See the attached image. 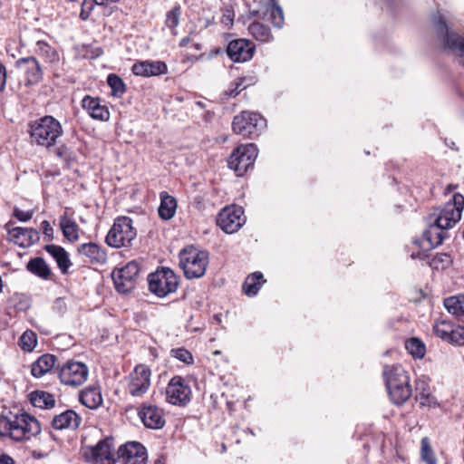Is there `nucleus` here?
Segmentation results:
<instances>
[{
	"label": "nucleus",
	"instance_id": "1",
	"mask_svg": "<svg viewBox=\"0 0 464 464\" xmlns=\"http://www.w3.org/2000/svg\"><path fill=\"white\" fill-rule=\"evenodd\" d=\"M41 430L39 421L28 413L0 415V437L24 441L40 434Z\"/></svg>",
	"mask_w": 464,
	"mask_h": 464
},
{
	"label": "nucleus",
	"instance_id": "2",
	"mask_svg": "<svg viewBox=\"0 0 464 464\" xmlns=\"http://www.w3.org/2000/svg\"><path fill=\"white\" fill-rule=\"evenodd\" d=\"M383 375L392 402L397 405L406 402L412 393L407 372L401 365L386 366Z\"/></svg>",
	"mask_w": 464,
	"mask_h": 464
},
{
	"label": "nucleus",
	"instance_id": "3",
	"mask_svg": "<svg viewBox=\"0 0 464 464\" xmlns=\"http://www.w3.org/2000/svg\"><path fill=\"white\" fill-rule=\"evenodd\" d=\"M208 264V253L189 246L179 253V266L188 279L200 278Z\"/></svg>",
	"mask_w": 464,
	"mask_h": 464
},
{
	"label": "nucleus",
	"instance_id": "4",
	"mask_svg": "<svg viewBox=\"0 0 464 464\" xmlns=\"http://www.w3.org/2000/svg\"><path fill=\"white\" fill-rule=\"evenodd\" d=\"M63 133L60 122L52 116H45L31 125V138L38 145L53 146Z\"/></svg>",
	"mask_w": 464,
	"mask_h": 464
},
{
	"label": "nucleus",
	"instance_id": "5",
	"mask_svg": "<svg viewBox=\"0 0 464 464\" xmlns=\"http://www.w3.org/2000/svg\"><path fill=\"white\" fill-rule=\"evenodd\" d=\"M136 237L137 231L132 226L131 218L122 216L114 220L106 237V243L115 248L129 246Z\"/></svg>",
	"mask_w": 464,
	"mask_h": 464
},
{
	"label": "nucleus",
	"instance_id": "6",
	"mask_svg": "<svg viewBox=\"0 0 464 464\" xmlns=\"http://www.w3.org/2000/svg\"><path fill=\"white\" fill-rule=\"evenodd\" d=\"M266 127V121L259 113L253 111H242L233 119V131L246 138H256Z\"/></svg>",
	"mask_w": 464,
	"mask_h": 464
},
{
	"label": "nucleus",
	"instance_id": "7",
	"mask_svg": "<svg viewBox=\"0 0 464 464\" xmlns=\"http://www.w3.org/2000/svg\"><path fill=\"white\" fill-rule=\"evenodd\" d=\"M150 291L158 297H165L176 292L179 280L176 274L169 267H162L148 276Z\"/></svg>",
	"mask_w": 464,
	"mask_h": 464
},
{
	"label": "nucleus",
	"instance_id": "8",
	"mask_svg": "<svg viewBox=\"0 0 464 464\" xmlns=\"http://www.w3.org/2000/svg\"><path fill=\"white\" fill-rule=\"evenodd\" d=\"M258 150L254 143L242 144L237 147L227 160L228 167L237 176L245 175L257 157Z\"/></svg>",
	"mask_w": 464,
	"mask_h": 464
},
{
	"label": "nucleus",
	"instance_id": "9",
	"mask_svg": "<svg viewBox=\"0 0 464 464\" xmlns=\"http://www.w3.org/2000/svg\"><path fill=\"white\" fill-rule=\"evenodd\" d=\"M58 377L61 382L67 386L78 387L82 385L89 375L88 366L81 362L68 360L57 366Z\"/></svg>",
	"mask_w": 464,
	"mask_h": 464
},
{
	"label": "nucleus",
	"instance_id": "10",
	"mask_svg": "<svg viewBox=\"0 0 464 464\" xmlns=\"http://www.w3.org/2000/svg\"><path fill=\"white\" fill-rule=\"evenodd\" d=\"M140 273V265L137 261H130L123 267L115 268L111 273L115 288L119 293L128 294L137 283Z\"/></svg>",
	"mask_w": 464,
	"mask_h": 464
},
{
	"label": "nucleus",
	"instance_id": "11",
	"mask_svg": "<svg viewBox=\"0 0 464 464\" xmlns=\"http://www.w3.org/2000/svg\"><path fill=\"white\" fill-rule=\"evenodd\" d=\"M433 23L441 34L444 48L457 53L459 63L464 65V38L456 33L449 32L447 24L440 14L433 16Z\"/></svg>",
	"mask_w": 464,
	"mask_h": 464
},
{
	"label": "nucleus",
	"instance_id": "12",
	"mask_svg": "<svg viewBox=\"0 0 464 464\" xmlns=\"http://www.w3.org/2000/svg\"><path fill=\"white\" fill-rule=\"evenodd\" d=\"M245 223L244 209L235 205L224 208L217 218L218 226L227 234L237 232Z\"/></svg>",
	"mask_w": 464,
	"mask_h": 464
},
{
	"label": "nucleus",
	"instance_id": "13",
	"mask_svg": "<svg viewBox=\"0 0 464 464\" xmlns=\"http://www.w3.org/2000/svg\"><path fill=\"white\" fill-rule=\"evenodd\" d=\"M150 386V370L143 365H137L129 376L128 391L131 396L139 397L147 392Z\"/></svg>",
	"mask_w": 464,
	"mask_h": 464
},
{
	"label": "nucleus",
	"instance_id": "14",
	"mask_svg": "<svg viewBox=\"0 0 464 464\" xmlns=\"http://www.w3.org/2000/svg\"><path fill=\"white\" fill-rule=\"evenodd\" d=\"M17 69L24 73V84L32 86L43 80V68L34 56L23 57L15 62Z\"/></svg>",
	"mask_w": 464,
	"mask_h": 464
},
{
	"label": "nucleus",
	"instance_id": "15",
	"mask_svg": "<svg viewBox=\"0 0 464 464\" xmlns=\"http://www.w3.org/2000/svg\"><path fill=\"white\" fill-rule=\"evenodd\" d=\"M259 7H249L250 17L265 18L270 15V20L274 26L281 28L284 24V14L276 0H269L268 2H258Z\"/></svg>",
	"mask_w": 464,
	"mask_h": 464
},
{
	"label": "nucleus",
	"instance_id": "16",
	"mask_svg": "<svg viewBox=\"0 0 464 464\" xmlns=\"http://www.w3.org/2000/svg\"><path fill=\"white\" fill-rule=\"evenodd\" d=\"M190 388L180 376H174L166 389L167 401L173 405H185L190 400Z\"/></svg>",
	"mask_w": 464,
	"mask_h": 464
},
{
	"label": "nucleus",
	"instance_id": "17",
	"mask_svg": "<svg viewBox=\"0 0 464 464\" xmlns=\"http://www.w3.org/2000/svg\"><path fill=\"white\" fill-rule=\"evenodd\" d=\"M111 446L110 439L102 440L95 446L85 449L84 457L93 464H112L114 459Z\"/></svg>",
	"mask_w": 464,
	"mask_h": 464
},
{
	"label": "nucleus",
	"instance_id": "18",
	"mask_svg": "<svg viewBox=\"0 0 464 464\" xmlns=\"http://www.w3.org/2000/svg\"><path fill=\"white\" fill-rule=\"evenodd\" d=\"M9 240L21 247H28L40 239L39 232L32 227H12V222L6 224Z\"/></svg>",
	"mask_w": 464,
	"mask_h": 464
},
{
	"label": "nucleus",
	"instance_id": "19",
	"mask_svg": "<svg viewBox=\"0 0 464 464\" xmlns=\"http://www.w3.org/2000/svg\"><path fill=\"white\" fill-rule=\"evenodd\" d=\"M255 44L246 39H236L227 44V54L235 63H245L252 59Z\"/></svg>",
	"mask_w": 464,
	"mask_h": 464
},
{
	"label": "nucleus",
	"instance_id": "20",
	"mask_svg": "<svg viewBox=\"0 0 464 464\" xmlns=\"http://www.w3.org/2000/svg\"><path fill=\"white\" fill-rule=\"evenodd\" d=\"M145 427L159 430L164 427L165 419L161 409L153 405H144L138 412Z\"/></svg>",
	"mask_w": 464,
	"mask_h": 464
},
{
	"label": "nucleus",
	"instance_id": "21",
	"mask_svg": "<svg viewBox=\"0 0 464 464\" xmlns=\"http://www.w3.org/2000/svg\"><path fill=\"white\" fill-rule=\"evenodd\" d=\"M432 216L433 224L445 230L452 227L461 218L458 208L450 205H444L442 208L436 209Z\"/></svg>",
	"mask_w": 464,
	"mask_h": 464
},
{
	"label": "nucleus",
	"instance_id": "22",
	"mask_svg": "<svg viewBox=\"0 0 464 464\" xmlns=\"http://www.w3.org/2000/svg\"><path fill=\"white\" fill-rule=\"evenodd\" d=\"M82 422V417L72 410H66L53 417L51 426L56 430H75Z\"/></svg>",
	"mask_w": 464,
	"mask_h": 464
},
{
	"label": "nucleus",
	"instance_id": "23",
	"mask_svg": "<svg viewBox=\"0 0 464 464\" xmlns=\"http://www.w3.org/2000/svg\"><path fill=\"white\" fill-rule=\"evenodd\" d=\"M131 71L137 76L151 77L167 73L168 66L161 61H140L132 65Z\"/></svg>",
	"mask_w": 464,
	"mask_h": 464
},
{
	"label": "nucleus",
	"instance_id": "24",
	"mask_svg": "<svg viewBox=\"0 0 464 464\" xmlns=\"http://www.w3.org/2000/svg\"><path fill=\"white\" fill-rule=\"evenodd\" d=\"M82 106L93 120L107 121L110 119L107 106L102 105L97 97L86 95L82 101Z\"/></svg>",
	"mask_w": 464,
	"mask_h": 464
},
{
	"label": "nucleus",
	"instance_id": "25",
	"mask_svg": "<svg viewBox=\"0 0 464 464\" xmlns=\"http://www.w3.org/2000/svg\"><path fill=\"white\" fill-rule=\"evenodd\" d=\"M118 455L126 461L134 459L133 464L143 462L146 458V449L139 442L131 441L120 447Z\"/></svg>",
	"mask_w": 464,
	"mask_h": 464
},
{
	"label": "nucleus",
	"instance_id": "26",
	"mask_svg": "<svg viewBox=\"0 0 464 464\" xmlns=\"http://www.w3.org/2000/svg\"><path fill=\"white\" fill-rule=\"evenodd\" d=\"M446 237L447 233L445 229L432 223L430 228L424 232L420 246L425 250L432 249L440 245Z\"/></svg>",
	"mask_w": 464,
	"mask_h": 464
},
{
	"label": "nucleus",
	"instance_id": "27",
	"mask_svg": "<svg viewBox=\"0 0 464 464\" xmlns=\"http://www.w3.org/2000/svg\"><path fill=\"white\" fill-rule=\"evenodd\" d=\"M80 254L89 258L92 264L103 265L107 261V254L99 245L95 243L82 244L78 247Z\"/></svg>",
	"mask_w": 464,
	"mask_h": 464
},
{
	"label": "nucleus",
	"instance_id": "28",
	"mask_svg": "<svg viewBox=\"0 0 464 464\" xmlns=\"http://www.w3.org/2000/svg\"><path fill=\"white\" fill-rule=\"evenodd\" d=\"M80 401L89 409L99 408L102 403V396L99 387L89 386L80 392Z\"/></svg>",
	"mask_w": 464,
	"mask_h": 464
},
{
	"label": "nucleus",
	"instance_id": "29",
	"mask_svg": "<svg viewBox=\"0 0 464 464\" xmlns=\"http://www.w3.org/2000/svg\"><path fill=\"white\" fill-rule=\"evenodd\" d=\"M34 52L46 63L52 66H55L59 63L60 57L57 50L45 41H37Z\"/></svg>",
	"mask_w": 464,
	"mask_h": 464
},
{
	"label": "nucleus",
	"instance_id": "30",
	"mask_svg": "<svg viewBox=\"0 0 464 464\" xmlns=\"http://www.w3.org/2000/svg\"><path fill=\"white\" fill-rule=\"evenodd\" d=\"M44 249L54 258L61 272L67 274L72 262L65 249L56 245H46Z\"/></svg>",
	"mask_w": 464,
	"mask_h": 464
},
{
	"label": "nucleus",
	"instance_id": "31",
	"mask_svg": "<svg viewBox=\"0 0 464 464\" xmlns=\"http://www.w3.org/2000/svg\"><path fill=\"white\" fill-rule=\"evenodd\" d=\"M160 204L158 209L160 218L164 220L172 218L177 209L176 198L169 195L166 191L160 192Z\"/></svg>",
	"mask_w": 464,
	"mask_h": 464
},
{
	"label": "nucleus",
	"instance_id": "32",
	"mask_svg": "<svg viewBox=\"0 0 464 464\" xmlns=\"http://www.w3.org/2000/svg\"><path fill=\"white\" fill-rule=\"evenodd\" d=\"M56 358L53 354H44L40 356L31 367L33 376L40 378L52 370L55 364Z\"/></svg>",
	"mask_w": 464,
	"mask_h": 464
},
{
	"label": "nucleus",
	"instance_id": "33",
	"mask_svg": "<svg viewBox=\"0 0 464 464\" xmlns=\"http://www.w3.org/2000/svg\"><path fill=\"white\" fill-rule=\"evenodd\" d=\"M265 283L263 274L254 272L246 278L243 284V291L248 296H255Z\"/></svg>",
	"mask_w": 464,
	"mask_h": 464
},
{
	"label": "nucleus",
	"instance_id": "34",
	"mask_svg": "<svg viewBox=\"0 0 464 464\" xmlns=\"http://www.w3.org/2000/svg\"><path fill=\"white\" fill-rule=\"evenodd\" d=\"M444 306L450 314L464 322V295L450 296L444 300Z\"/></svg>",
	"mask_w": 464,
	"mask_h": 464
},
{
	"label": "nucleus",
	"instance_id": "35",
	"mask_svg": "<svg viewBox=\"0 0 464 464\" xmlns=\"http://www.w3.org/2000/svg\"><path fill=\"white\" fill-rule=\"evenodd\" d=\"M26 269L30 273L43 279H48L52 273L49 266L42 257H34L30 259L26 265Z\"/></svg>",
	"mask_w": 464,
	"mask_h": 464
},
{
	"label": "nucleus",
	"instance_id": "36",
	"mask_svg": "<svg viewBox=\"0 0 464 464\" xmlns=\"http://www.w3.org/2000/svg\"><path fill=\"white\" fill-rule=\"evenodd\" d=\"M30 401L34 407L41 409H52L55 405L53 395L44 391L33 392L30 394Z\"/></svg>",
	"mask_w": 464,
	"mask_h": 464
},
{
	"label": "nucleus",
	"instance_id": "37",
	"mask_svg": "<svg viewBox=\"0 0 464 464\" xmlns=\"http://www.w3.org/2000/svg\"><path fill=\"white\" fill-rule=\"evenodd\" d=\"M60 227L65 238L71 242L79 239V227L76 222L66 215L60 218Z\"/></svg>",
	"mask_w": 464,
	"mask_h": 464
},
{
	"label": "nucleus",
	"instance_id": "38",
	"mask_svg": "<svg viewBox=\"0 0 464 464\" xmlns=\"http://www.w3.org/2000/svg\"><path fill=\"white\" fill-rule=\"evenodd\" d=\"M249 34L261 43H268L273 39L270 28L259 22H253L248 26Z\"/></svg>",
	"mask_w": 464,
	"mask_h": 464
},
{
	"label": "nucleus",
	"instance_id": "39",
	"mask_svg": "<svg viewBox=\"0 0 464 464\" xmlns=\"http://www.w3.org/2000/svg\"><path fill=\"white\" fill-rule=\"evenodd\" d=\"M416 399L422 406L430 405L432 402L433 397L430 394V386L425 381L419 380L416 382Z\"/></svg>",
	"mask_w": 464,
	"mask_h": 464
},
{
	"label": "nucleus",
	"instance_id": "40",
	"mask_svg": "<svg viewBox=\"0 0 464 464\" xmlns=\"http://www.w3.org/2000/svg\"><path fill=\"white\" fill-rule=\"evenodd\" d=\"M406 350L415 358L421 359L426 353V347L419 338L412 337L405 343Z\"/></svg>",
	"mask_w": 464,
	"mask_h": 464
},
{
	"label": "nucleus",
	"instance_id": "41",
	"mask_svg": "<svg viewBox=\"0 0 464 464\" xmlns=\"http://www.w3.org/2000/svg\"><path fill=\"white\" fill-rule=\"evenodd\" d=\"M107 83L111 89V94L115 97H121L126 92L125 83L117 74H109L107 77Z\"/></svg>",
	"mask_w": 464,
	"mask_h": 464
},
{
	"label": "nucleus",
	"instance_id": "42",
	"mask_svg": "<svg viewBox=\"0 0 464 464\" xmlns=\"http://www.w3.org/2000/svg\"><path fill=\"white\" fill-rule=\"evenodd\" d=\"M420 458L426 464H437L438 460L427 437L420 441Z\"/></svg>",
	"mask_w": 464,
	"mask_h": 464
},
{
	"label": "nucleus",
	"instance_id": "43",
	"mask_svg": "<svg viewBox=\"0 0 464 464\" xmlns=\"http://www.w3.org/2000/svg\"><path fill=\"white\" fill-rule=\"evenodd\" d=\"M453 326L454 324L446 320L437 321L433 325V331L438 337L447 342Z\"/></svg>",
	"mask_w": 464,
	"mask_h": 464
},
{
	"label": "nucleus",
	"instance_id": "44",
	"mask_svg": "<svg viewBox=\"0 0 464 464\" xmlns=\"http://www.w3.org/2000/svg\"><path fill=\"white\" fill-rule=\"evenodd\" d=\"M36 334L30 330L25 331L19 340V345L24 351L30 352L36 345Z\"/></svg>",
	"mask_w": 464,
	"mask_h": 464
},
{
	"label": "nucleus",
	"instance_id": "45",
	"mask_svg": "<svg viewBox=\"0 0 464 464\" xmlns=\"http://www.w3.org/2000/svg\"><path fill=\"white\" fill-rule=\"evenodd\" d=\"M452 262L451 256L446 253H438L430 260V265L434 269H445Z\"/></svg>",
	"mask_w": 464,
	"mask_h": 464
},
{
	"label": "nucleus",
	"instance_id": "46",
	"mask_svg": "<svg viewBox=\"0 0 464 464\" xmlns=\"http://www.w3.org/2000/svg\"><path fill=\"white\" fill-rule=\"evenodd\" d=\"M180 15H181V7L179 5H176L167 14L166 25L170 29L176 28L179 23Z\"/></svg>",
	"mask_w": 464,
	"mask_h": 464
},
{
	"label": "nucleus",
	"instance_id": "47",
	"mask_svg": "<svg viewBox=\"0 0 464 464\" xmlns=\"http://www.w3.org/2000/svg\"><path fill=\"white\" fill-rule=\"evenodd\" d=\"M447 343L463 345L464 344V327L454 325L452 330H450V334L447 340Z\"/></svg>",
	"mask_w": 464,
	"mask_h": 464
},
{
	"label": "nucleus",
	"instance_id": "48",
	"mask_svg": "<svg viewBox=\"0 0 464 464\" xmlns=\"http://www.w3.org/2000/svg\"><path fill=\"white\" fill-rule=\"evenodd\" d=\"M173 356L185 362V363H191L193 362V357H192V354L186 349L184 348H178V349H173L171 351Z\"/></svg>",
	"mask_w": 464,
	"mask_h": 464
},
{
	"label": "nucleus",
	"instance_id": "49",
	"mask_svg": "<svg viewBox=\"0 0 464 464\" xmlns=\"http://www.w3.org/2000/svg\"><path fill=\"white\" fill-rule=\"evenodd\" d=\"M13 215L21 222H26L33 218L34 210H22L19 208H14Z\"/></svg>",
	"mask_w": 464,
	"mask_h": 464
},
{
	"label": "nucleus",
	"instance_id": "50",
	"mask_svg": "<svg viewBox=\"0 0 464 464\" xmlns=\"http://www.w3.org/2000/svg\"><path fill=\"white\" fill-rule=\"evenodd\" d=\"M446 205H450L457 208L458 210L459 211V216H461V212L464 207V197L460 194H455L453 196V201L448 202Z\"/></svg>",
	"mask_w": 464,
	"mask_h": 464
},
{
	"label": "nucleus",
	"instance_id": "51",
	"mask_svg": "<svg viewBox=\"0 0 464 464\" xmlns=\"http://www.w3.org/2000/svg\"><path fill=\"white\" fill-rule=\"evenodd\" d=\"M244 80L243 79H238L236 82H235V87L231 90H228L226 92V93L230 96V97H236L237 95L239 94V92H241L242 89H240L242 83H243Z\"/></svg>",
	"mask_w": 464,
	"mask_h": 464
},
{
	"label": "nucleus",
	"instance_id": "52",
	"mask_svg": "<svg viewBox=\"0 0 464 464\" xmlns=\"http://www.w3.org/2000/svg\"><path fill=\"white\" fill-rule=\"evenodd\" d=\"M6 68L0 63V92H3L6 83Z\"/></svg>",
	"mask_w": 464,
	"mask_h": 464
},
{
	"label": "nucleus",
	"instance_id": "53",
	"mask_svg": "<svg viewBox=\"0 0 464 464\" xmlns=\"http://www.w3.org/2000/svg\"><path fill=\"white\" fill-rule=\"evenodd\" d=\"M41 226L43 227V231H44V236H46L48 237H53V229L51 227L50 223L47 220H44V221L42 222Z\"/></svg>",
	"mask_w": 464,
	"mask_h": 464
},
{
	"label": "nucleus",
	"instance_id": "54",
	"mask_svg": "<svg viewBox=\"0 0 464 464\" xmlns=\"http://www.w3.org/2000/svg\"><path fill=\"white\" fill-rule=\"evenodd\" d=\"M0 464H15L14 459L7 454L0 455Z\"/></svg>",
	"mask_w": 464,
	"mask_h": 464
},
{
	"label": "nucleus",
	"instance_id": "55",
	"mask_svg": "<svg viewBox=\"0 0 464 464\" xmlns=\"http://www.w3.org/2000/svg\"><path fill=\"white\" fill-rule=\"evenodd\" d=\"M47 456V453H44L38 450H33L32 451V457L35 459H44Z\"/></svg>",
	"mask_w": 464,
	"mask_h": 464
},
{
	"label": "nucleus",
	"instance_id": "56",
	"mask_svg": "<svg viewBox=\"0 0 464 464\" xmlns=\"http://www.w3.org/2000/svg\"><path fill=\"white\" fill-rule=\"evenodd\" d=\"M233 20H234V15L232 14H230L229 12H228V14H226L223 15V21L227 24L229 23L232 24Z\"/></svg>",
	"mask_w": 464,
	"mask_h": 464
},
{
	"label": "nucleus",
	"instance_id": "57",
	"mask_svg": "<svg viewBox=\"0 0 464 464\" xmlns=\"http://www.w3.org/2000/svg\"><path fill=\"white\" fill-rule=\"evenodd\" d=\"M194 204L196 205V207H197L198 208H201V206H202V204H203V199H202V198H201V197H196V198H194Z\"/></svg>",
	"mask_w": 464,
	"mask_h": 464
},
{
	"label": "nucleus",
	"instance_id": "58",
	"mask_svg": "<svg viewBox=\"0 0 464 464\" xmlns=\"http://www.w3.org/2000/svg\"><path fill=\"white\" fill-rule=\"evenodd\" d=\"M190 42V38L189 37H184L182 38L180 41H179V46L180 47H185L188 45V44Z\"/></svg>",
	"mask_w": 464,
	"mask_h": 464
},
{
	"label": "nucleus",
	"instance_id": "59",
	"mask_svg": "<svg viewBox=\"0 0 464 464\" xmlns=\"http://www.w3.org/2000/svg\"><path fill=\"white\" fill-rule=\"evenodd\" d=\"M118 0H93V2L96 4V5H106L108 2H117Z\"/></svg>",
	"mask_w": 464,
	"mask_h": 464
},
{
	"label": "nucleus",
	"instance_id": "60",
	"mask_svg": "<svg viewBox=\"0 0 464 464\" xmlns=\"http://www.w3.org/2000/svg\"><path fill=\"white\" fill-rule=\"evenodd\" d=\"M80 16L82 20H86L89 16V12L85 11L84 7H82Z\"/></svg>",
	"mask_w": 464,
	"mask_h": 464
},
{
	"label": "nucleus",
	"instance_id": "61",
	"mask_svg": "<svg viewBox=\"0 0 464 464\" xmlns=\"http://www.w3.org/2000/svg\"><path fill=\"white\" fill-rule=\"evenodd\" d=\"M56 154L58 157H63V150L61 148H57L56 149Z\"/></svg>",
	"mask_w": 464,
	"mask_h": 464
},
{
	"label": "nucleus",
	"instance_id": "62",
	"mask_svg": "<svg viewBox=\"0 0 464 464\" xmlns=\"http://www.w3.org/2000/svg\"><path fill=\"white\" fill-rule=\"evenodd\" d=\"M411 257H412V258H422V257L420 256V253H417V254L412 253V254H411Z\"/></svg>",
	"mask_w": 464,
	"mask_h": 464
},
{
	"label": "nucleus",
	"instance_id": "63",
	"mask_svg": "<svg viewBox=\"0 0 464 464\" xmlns=\"http://www.w3.org/2000/svg\"><path fill=\"white\" fill-rule=\"evenodd\" d=\"M2 288H3V283H2V278L0 277V292L2 291Z\"/></svg>",
	"mask_w": 464,
	"mask_h": 464
},
{
	"label": "nucleus",
	"instance_id": "64",
	"mask_svg": "<svg viewBox=\"0 0 464 464\" xmlns=\"http://www.w3.org/2000/svg\"><path fill=\"white\" fill-rule=\"evenodd\" d=\"M155 464H163V463H162V461H160V460H157V461L155 462Z\"/></svg>",
	"mask_w": 464,
	"mask_h": 464
}]
</instances>
